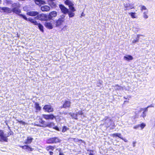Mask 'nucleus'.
Instances as JSON below:
<instances>
[{
	"label": "nucleus",
	"instance_id": "nucleus-1",
	"mask_svg": "<svg viewBox=\"0 0 155 155\" xmlns=\"http://www.w3.org/2000/svg\"><path fill=\"white\" fill-rule=\"evenodd\" d=\"M35 19L39 20L41 21H45L49 20L48 16L46 14H38V15L35 17Z\"/></svg>",
	"mask_w": 155,
	"mask_h": 155
},
{
	"label": "nucleus",
	"instance_id": "nucleus-2",
	"mask_svg": "<svg viewBox=\"0 0 155 155\" xmlns=\"http://www.w3.org/2000/svg\"><path fill=\"white\" fill-rule=\"evenodd\" d=\"M65 15H62L60 16V18L56 21L55 25L56 27L62 25L65 21Z\"/></svg>",
	"mask_w": 155,
	"mask_h": 155
},
{
	"label": "nucleus",
	"instance_id": "nucleus-3",
	"mask_svg": "<svg viewBox=\"0 0 155 155\" xmlns=\"http://www.w3.org/2000/svg\"><path fill=\"white\" fill-rule=\"evenodd\" d=\"M21 17L23 18L25 20L29 21L31 23H32L35 25H38V23L36 21L35 19H32L31 18H27L25 15H20Z\"/></svg>",
	"mask_w": 155,
	"mask_h": 155
},
{
	"label": "nucleus",
	"instance_id": "nucleus-4",
	"mask_svg": "<svg viewBox=\"0 0 155 155\" xmlns=\"http://www.w3.org/2000/svg\"><path fill=\"white\" fill-rule=\"evenodd\" d=\"M49 127L52 128L54 129H55L58 131H59V129L57 126H54V124L52 122H49L45 124V125H44L42 126V127Z\"/></svg>",
	"mask_w": 155,
	"mask_h": 155
},
{
	"label": "nucleus",
	"instance_id": "nucleus-5",
	"mask_svg": "<svg viewBox=\"0 0 155 155\" xmlns=\"http://www.w3.org/2000/svg\"><path fill=\"white\" fill-rule=\"evenodd\" d=\"M61 140L57 137L50 138L47 140V143H56L60 142Z\"/></svg>",
	"mask_w": 155,
	"mask_h": 155
},
{
	"label": "nucleus",
	"instance_id": "nucleus-6",
	"mask_svg": "<svg viewBox=\"0 0 155 155\" xmlns=\"http://www.w3.org/2000/svg\"><path fill=\"white\" fill-rule=\"evenodd\" d=\"M43 109L45 111L47 112L48 113L53 112L54 109L53 107L50 105H45L43 108Z\"/></svg>",
	"mask_w": 155,
	"mask_h": 155
},
{
	"label": "nucleus",
	"instance_id": "nucleus-7",
	"mask_svg": "<svg viewBox=\"0 0 155 155\" xmlns=\"http://www.w3.org/2000/svg\"><path fill=\"white\" fill-rule=\"evenodd\" d=\"M104 120L105 121V123L107 124V127H109L112 125H114V124L112 123V120L111 119L107 117H106L104 118Z\"/></svg>",
	"mask_w": 155,
	"mask_h": 155
},
{
	"label": "nucleus",
	"instance_id": "nucleus-8",
	"mask_svg": "<svg viewBox=\"0 0 155 155\" xmlns=\"http://www.w3.org/2000/svg\"><path fill=\"white\" fill-rule=\"evenodd\" d=\"M43 117L46 120H52L54 118V116L52 114H42Z\"/></svg>",
	"mask_w": 155,
	"mask_h": 155
},
{
	"label": "nucleus",
	"instance_id": "nucleus-9",
	"mask_svg": "<svg viewBox=\"0 0 155 155\" xmlns=\"http://www.w3.org/2000/svg\"><path fill=\"white\" fill-rule=\"evenodd\" d=\"M62 13L64 14H66L68 12L69 10L66 8L64 5H60L59 6Z\"/></svg>",
	"mask_w": 155,
	"mask_h": 155
},
{
	"label": "nucleus",
	"instance_id": "nucleus-10",
	"mask_svg": "<svg viewBox=\"0 0 155 155\" xmlns=\"http://www.w3.org/2000/svg\"><path fill=\"white\" fill-rule=\"evenodd\" d=\"M0 10L8 13H10L12 12V9L7 7H0Z\"/></svg>",
	"mask_w": 155,
	"mask_h": 155
},
{
	"label": "nucleus",
	"instance_id": "nucleus-11",
	"mask_svg": "<svg viewBox=\"0 0 155 155\" xmlns=\"http://www.w3.org/2000/svg\"><path fill=\"white\" fill-rule=\"evenodd\" d=\"M57 15V12L56 11H53L50 12L48 16L49 20L52 19L53 18L56 17Z\"/></svg>",
	"mask_w": 155,
	"mask_h": 155
},
{
	"label": "nucleus",
	"instance_id": "nucleus-12",
	"mask_svg": "<svg viewBox=\"0 0 155 155\" xmlns=\"http://www.w3.org/2000/svg\"><path fill=\"white\" fill-rule=\"evenodd\" d=\"M18 8V7H15L13 8L12 9V12H13L14 13H15L16 14H17L20 16L21 17L20 15L22 14H20V13L21 12V11Z\"/></svg>",
	"mask_w": 155,
	"mask_h": 155
},
{
	"label": "nucleus",
	"instance_id": "nucleus-13",
	"mask_svg": "<svg viewBox=\"0 0 155 155\" xmlns=\"http://www.w3.org/2000/svg\"><path fill=\"white\" fill-rule=\"evenodd\" d=\"M0 137L1 139L3 141L7 142L8 138L7 137L4 136V133L2 130H0Z\"/></svg>",
	"mask_w": 155,
	"mask_h": 155
},
{
	"label": "nucleus",
	"instance_id": "nucleus-14",
	"mask_svg": "<svg viewBox=\"0 0 155 155\" xmlns=\"http://www.w3.org/2000/svg\"><path fill=\"white\" fill-rule=\"evenodd\" d=\"M124 6L126 8L124 10H125L131 9L134 8L133 5L131 4H126L124 5Z\"/></svg>",
	"mask_w": 155,
	"mask_h": 155
},
{
	"label": "nucleus",
	"instance_id": "nucleus-15",
	"mask_svg": "<svg viewBox=\"0 0 155 155\" xmlns=\"http://www.w3.org/2000/svg\"><path fill=\"white\" fill-rule=\"evenodd\" d=\"M39 13L36 11H31L28 12L26 14L31 16H35L38 15Z\"/></svg>",
	"mask_w": 155,
	"mask_h": 155
},
{
	"label": "nucleus",
	"instance_id": "nucleus-16",
	"mask_svg": "<svg viewBox=\"0 0 155 155\" xmlns=\"http://www.w3.org/2000/svg\"><path fill=\"white\" fill-rule=\"evenodd\" d=\"M38 118L39 119L38 120V122L41 124V125L39 124H36V125L40 127H42V126H44V125H45L46 124H45V121L43 120L42 118H41L40 117H38Z\"/></svg>",
	"mask_w": 155,
	"mask_h": 155
},
{
	"label": "nucleus",
	"instance_id": "nucleus-17",
	"mask_svg": "<svg viewBox=\"0 0 155 155\" xmlns=\"http://www.w3.org/2000/svg\"><path fill=\"white\" fill-rule=\"evenodd\" d=\"M41 10L43 12H47L50 10V7L47 5H44L41 7Z\"/></svg>",
	"mask_w": 155,
	"mask_h": 155
},
{
	"label": "nucleus",
	"instance_id": "nucleus-18",
	"mask_svg": "<svg viewBox=\"0 0 155 155\" xmlns=\"http://www.w3.org/2000/svg\"><path fill=\"white\" fill-rule=\"evenodd\" d=\"M83 113L81 111L78 112L76 114H71V116L73 118H74L75 119H77V116L78 114L82 115Z\"/></svg>",
	"mask_w": 155,
	"mask_h": 155
},
{
	"label": "nucleus",
	"instance_id": "nucleus-19",
	"mask_svg": "<svg viewBox=\"0 0 155 155\" xmlns=\"http://www.w3.org/2000/svg\"><path fill=\"white\" fill-rule=\"evenodd\" d=\"M45 27L50 29H52L53 27V25L51 23L49 22H46L45 24Z\"/></svg>",
	"mask_w": 155,
	"mask_h": 155
},
{
	"label": "nucleus",
	"instance_id": "nucleus-20",
	"mask_svg": "<svg viewBox=\"0 0 155 155\" xmlns=\"http://www.w3.org/2000/svg\"><path fill=\"white\" fill-rule=\"evenodd\" d=\"M71 102L69 101H65L64 104L63 105V107L64 108H67L69 107L70 106Z\"/></svg>",
	"mask_w": 155,
	"mask_h": 155
},
{
	"label": "nucleus",
	"instance_id": "nucleus-21",
	"mask_svg": "<svg viewBox=\"0 0 155 155\" xmlns=\"http://www.w3.org/2000/svg\"><path fill=\"white\" fill-rule=\"evenodd\" d=\"M133 59V57L130 55H127L126 56H124V60L127 61L132 60Z\"/></svg>",
	"mask_w": 155,
	"mask_h": 155
},
{
	"label": "nucleus",
	"instance_id": "nucleus-22",
	"mask_svg": "<svg viewBox=\"0 0 155 155\" xmlns=\"http://www.w3.org/2000/svg\"><path fill=\"white\" fill-rule=\"evenodd\" d=\"M64 3L66 5H68L69 7L72 5H74L73 3L70 0H66L65 1Z\"/></svg>",
	"mask_w": 155,
	"mask_h": 155
},
{
	"label": "nucleus",
	"instance_id": "nucleus-23",
	"mask_svg": "<svg viewBox=\"0 0 155 155\" xmlns=\"http://www.w3.org/2000/svg\"><path fill=\"white\" fill-rule=\"evenodd\" d=\"M33 138L31 137H28L25 143L26 144H28L30 143L33 140Z\"/></svg>",
	"mask_w": 155,
	"mask_h": 155
},
{
	"label": "nucleus",
	"instance_id": "nucleus-24",
	"mask_svg": "<svg viewBox=\"0 0 155 155\" xmlns=\"http://www.w3.org/2000/svg\"><path fill=\"white\" fill-rule=\"evenodd\" d=\"M141 36H143V37L144 36L143 35L140 34L137 35V37L136 38V39L134 40L132 42V43L134 44L138 42L139 41V38Z\"/></svg>",
	"mask_w": 155,
	"mask_h": 155
},
{
	"label": "nucleus",
	"instance_id": "nucleus-25",
	"mask_svg": "<svg viewBox=\"0 0 155 155\" xmlns=\"http://www.w3.org/2000/svg\"><path fill=\"white\" fill-rule=\"evenodd\" d=\"M128 14L132 18H136L137 17V16L136 15V13L135 12H129Z\"/></svg>",
	"mask_w": 155,
	"mask_h": 155
},
{
	"label": "nucleus",
	"instance_id": "nucleus-26",
	"mask_svg": "<svg viewBox=\"0 0 155 155\" xmlns=\"http://www.w3.org/2000/svg\"><path fill=\"white\" fill-rule=\"evenodd\" d=\"M20 147L24 149H27L30 151H32L33 150L32 148L27 145L21 146Z\"/></svg>",
	"mask_w": 155,
	"mask_h": 155
},
{
	"label": "nucleus",
	"instance_id": "nucleus-27",
	"mask_svg": "<svg viewBox=\"0 0 155 155\" xmlns=\"http://www.w3.org/2000/svg\"><path fill=\"white\" fill-rule=\"evenodd\" d=\"M148 13V10L144 11L143 12V17L144 19H147V18H148V16L147 15Z\"/></svg>",
	"mask_w": 155,
	"mask_h": 155
},
{
	"label": "nucleus",
	"instance_id": "nucleus-28",
	"mask_svg": "<svg viewBox=\"0 0 155 155\" xmlns=\"http://www.w3.org/2000/svg\"><path fill=\"white\" fill-rule=\"evenodd\" d=\"M67 13L68 14L69 17L70 18H72L75 16V13L73 12L69 11V10L68 12H67Z\"/></svg>",
	"mask_w": 155,
	"mask_h": 155
},
{
	"label": "nucleus",
	"instance_id": "nucleus-29",
	"mask_svg": "<svg viewBox=\"0 0 155 155\" xmlns=\"http://www.w3.org/2000/svg\"><path fill=\"white\" fill-rule=\"evenodd\" d=\"M113 87H114L115 90H119L123 89V87L118 84L116 85L115 86H113Z\"/></svg>",
	"mask_w": 155,
	"mask_h": 155
},
{
	"label": "nucleus",
	"instance_id": "nucleus-30",
	"mask_svg": "<svg viewBox=\"0 0 155 155\" xmlns=\"http://www.w3.org/2000/svg\"><path fill=\"white\" fill-rule=\"evenodd\" d=\"M38 25V27L40 31L43 32L44 31L43 26L41 24L39 23H38V25Z\"/></svg>",
	"mask_w": 155,
	"mask_h": 155
},
{
	"label": "nucleus",
	"instance_id": "nucleus-31",
	"mask_svg": "<svg viewBox=\"0 0 155 155\" xmlns=\"http://www.w3.org/2000/svg\"><path fill=\"white\" fill-rule=\"evenodd\" d=\"M35 107L36 109L38 110H41V107L39 106L38 103H36L35 104Z\"/></svg>",
	"mask_w": 155,
	"mask_h": 155
},
{
	"label": "nucleus",
	"instance_id": "nucleus-32",
	"mask_svg": "<svg viewBox=\"0 0 155 155\" xmlns=\"http://www.w3.org/2000/svg\"><path fill=\"white\" fill-rule=\"evenodd\" d=\"M140 10L142 12H143V10H145V11L148 10L146 7L144 5H141L140 6Z\"/></svg>",
	"mask_w": 155,
	"mask_h": 155
},
{
	"label": "nucleus",
	"instance_id": "nucleus-33",
	"mask_svg": "<svg viewBox=\"0 0 155 155\" xmlns=\"http://www.w3.org/2000/svg\"><path fill=\"white\" fill-rule=\"evenodd\" d=\"M54 149V147H53L51 146H49L46 147V149L47 150L49 151L50 150H53Z\"/></svg>",
	"mask_w": 155,
	"mask_h": 155
},
{
	"label": "nucleus",
	"instance_id": "nucleus-34",
	"mask_svg": "<svg viewBox=\"0 0 155 155\" xmlns=\"http://www.w3.org/2000/svg\"><path fill=\"white\" fill-rule=\"evenodd\" d=\"M74 5H72L71 6L69 7V9H70L69 11H72L74 12L76 11V10L74 8L73 6Z\"/></svg>",
	"mask_w": 155,
	"mask_h": 155
},
{
	"label": "nucleus",
	"instance_id": "nucleus-35",
	"mask_svg": "<svg viewBox=\"0 0 155 155\" xmlns=\"http://www.w3.org/2000/svg\"><path fill=\"white\" fill-rule=\"evenodd\" d=\"M12 6L13 7H20V5L19 3H14L12 4Z\"/></svg>",
	"mask_w": 155,
	"mask_h": 155
},
{
	"label": "nucleus",
	"instance_id": "nucleus-36",
	"mask_svg": "<svg viewBox=\"0 0 155 155\" xmlns=\"http://www.w3.org/2000/svg\"><path fill=\"white\" fill-rule=\"evenodd\" d=\"M139 125V127H141V129H143L146 126V124L143 123Z\"/></svg>",
	"mask_w": 155,
	"mask_h": 155
},
{
	"label": "nucleus",
	"instance_id": "nucleus-37",
	"mask_svg": "<svg viewBox=\"0 0 155 155\" xmlns=\"http://www.w3.org/2000/svg\"><path fill=\"white\" fill-rule=\"evenodd\" d=\"M35 3L38 5H41V0H34Z\"/></svg>",
	"mask_w": 155,
	"mask_h": 155
},
{
	"label": "nucleus",
	"instance_id": "nucleus-38",
	"mask_svg": "<svg viewBox=\"0 0 155 155\" xmlns=\"http://www.w3.org/2000/svg\"><path fill=\"white\" fill-rule=\"evenodd\" d=\"M148 108H147V107L145 108H141L140 109V110H143V112H147L148 111Z\"/></svg>",
	"mask_w": 155,
	"mask_h": 155
},
{
	"label": "nucleus",
	"instance_id": "nucleus-39",
	"mask_svg": "<svg viewBox=\"0 0 155 155\" xmlns=\"http://www.w3.org/2000/svg\"><path fill=\"white\" fill-rule=\"evenodd\" d=\"M68 128L66 127L65 126H64L63 127V129H62V132H65L66 130H68Z\"/></svg>",
	"mask_w": 155,
	"mask_h": 155
},
{
	"label": "nucleus",
	"instance_id": "nucleus-40",
	"mask_svg": "<svg viewBox=\"0 0 155 155\" xmlns=\"http://www.w3.org/2000/svg\"><path fill=\"white\" fill-rule=\"evenodd\" d=\"M5 1L6 5L12 4V1L10 0H6Z\"/></svg>",
	"mask_w": 155,
	"mask_h": 155
},
{
	"label": "nucleus",
	"instance_id": "nucleus-41",
	"mask_svg": "<svg viewBox=\"0 0 155 155\" xmlns=\"http://www.w3.org/2000/svg\"><path fill=\"white\" fill-rule=\"evenodd\" d=\"M18 122L20 123V124H23V125H27V123H25V122H24L23 121H18Z\"/></svg>",
	"mask_w": 155,
	"mask_h": 155
},
{
	"label": "nucleus",
	"instance_id": "nucleus-42",
	"mask_svg": "<svg viewBox=\"0 0 155 155\" xmlns=\"http://www.w3.org/2000/svg\"><path fill=\"white\" fill-rule=\"evenodd\" d=\"M146 116V114L145 112H143L142 114H141V115L140 116V117H143V118H144Z\"/></svg>",
	"mask_w": 155,
	"mask_h": 155
},
{
	"label": "nucleus",
	"instance_id": "nucleus-43",
	"mask_svg": "<svg viewBox=\"0 0 155 155\" xmlns=\"http://www.w3.org/2000/svg\"><path fill=\"white\" fill-rule=\"evenodd\" d=\"M57 150H58L60 152L59 155H64V154L61 152V149L60 148H58Z\"/></svg>",
	"mask_w": 155,
	"mask_h": 155
},
{
	"label": "nucleus",
	"instance_id": "nucleus-44",
	"mask_svg": "<svg viewBox=\"0 0 155 155\" xmlns=\"http://www.w3.org/2000/svg\"><path fill=\"white\" fill-rule=\"evenodd\" d=\"M112 135V136L113 137H117L118 135V133L113 134Z\"/></svg>",
	"mask_w": 155,
	"mask_h": 155
},
{
	"label": "nucleus",
	"instance_id": "nucleus-45",
	"mask_svg": "<svg viewBox=\"0 0 155 155\" xmlns=\"http://www.w3.org/2000/svg\"><path fill=\"white\" fill-rule=\"evenodd\" d=\"M117 137L121 139H122V138L121 137V134H120L118 133V136Z\"/></svg>",
	"mask_w": 155,
	"mask_h": 155
},
{
	"label": "nucleus",
	"instance_id": "nucleus-46",
	"mask_svg": "<svg viewBox=\"0 0 155 155\" xmlns=\"http://www.w3.org/2000/svg\"><path fill=\"white\" fill-rule=\"evenodd\" d=\"M139 127V125H136L134 127V129H137Z\"/></svg>",
	"mask_w": 155,
	"mask_h": 155
},
{
	"label": "nucleus",
	"instance_id": "nucleus-47",
	"mask_svg": "<svg viewBox=\"0 0 155 155\" xmlns=\"http://www.w3.org/2000/svg\"><path fill=\"white\" fill-rule=\"evenodd\" d=\"M41 4H45V2L44 1L41 0Z\"/></svg>",
	"mask_w": 155,
	"mask_h": 155
},
{
	"label": "nucleus",
	"instance_id": "nucleus-48",
	"mask_svg": "<svg viewBox=\"0 0 155 155\" xmlns=\"http://www.w3.org/2000/svg\"><path fill=\"white\" fill-rule=\"evenodd\" d=\"M154 106L152 105H149V106H148L147 107V108H149L150 107H153Z\"/></svg>",
	"mask_w": 155,
	"mask_h": 155
},
{
	"label": "nucleus",
	"instance_id": "nucleus-49",
	"mask_svg": "<svg viewBox=\"0 0 155 155\" xmlns=\"http://www.w3.org/2000/svg\"><path fill=\"white\" fill-rule=\"evenodd\" d=\"M49 153L50 154V155H53V153L52 152L50 151Z\"/></svg>",
	"mask_w": 155,
	"mask_h": 155
},
{
	"label": "nucleus",
	"instance_id": "nucleus-50",
	"mask_svg": "<svg viewBox=\"0 0 155 155\" xmlns=\"http://www.w3.org/2000/svg\"><path fill=\"white\" fill-rule=\"evenodd\" d=\"M136 143V142H134L133 143V147H134L135 146V143Z\"/></svg>",
	"mask_w": 155,
	"mask_h": 155
},
{
	"label": "nucleus",
	"instance_id": "nucleus-51",
	"mask_svg": "<svg viewBox=\"0 0 155 155\" xmlns=\"http://www.w3.org/2000/svg\"><path fill=\"white\" fill-rule=\"evenodd\" d=\"M67 27V25H65L63 28V29H65Z\"/></svg>",
	"mask_w": 155,
	"mask_h": 155
},
{
	"label": "nucleus",
	"instance_id": "nucleus-52",
	"mask_svg": "<svg viewBox=\"0 0 155 155\" xmlns=\"http://www.w3.org/2000/svg\"><path fill=\"white\" fill-rule=\"evenodd\" d=\"M137 31H138L139 30V28H137Z\"/></svg>",
	"mask_w": 155,
	"mask_h": 155
},
{
	"label": "nucleus",
	"instance_id": "nucleus-53",
	"mask_svg": "<svg viewBox=\"0 0 155 155\" xmlns=\"http://www.w3.org/2000/svg\"><path fill=\"white\" fill-rule=\"evenodd\" d=\"M73 140H75V139H75V138H73Z\"/></svg>",
	"mask_w": 155,
	"mask_h": 155
},
{
	"label": "nucleus",
	"instance_id": "nucleus-54",
	"mask_svg": "<svg viewBox=\"0 0 155 155\" xmlns=\"http://www.w3.org/2000/svg\"><path fill=\"white\" fill-rule=\"evenodd\" d=\"M2 140L0 138V141H2Z\"/></svg>",
	"mask_w": 155,
	"mask_h": 155
},
{
	"label": "nucleus",
	"instance_id": "nucleus-55",
	"mask_svg": "<svg viewBox=\"0 0 155 155\" xmlns=\"http://www.w3.org/2000/svg\"><path fill=\"white\" fill-rule=\"evenodd\" d=\"M133 28H134H134H135V27H133Z\"/></svg>",
	"mask_w": 155,
	"mask_h": 155
},
{
	"label": "nucleus",
	"instance_id": "nucleus-56",
	"mask_svg": "<svg viewBox=\"0 0 155 155\" xmlns=\"http://www.w3.org/2000/svg\"><path fill=\"white\" fill-rule=\"evenodd\" d=\"M1 0H0V3H1Z\"/></svg>",
	"mask_w": 155,
	"mask_h": 155
}]
</instances>
